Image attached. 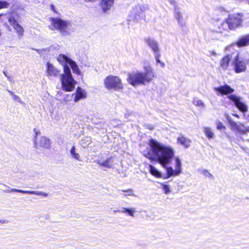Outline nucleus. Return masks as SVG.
<instances>
[{
	"label": "nucleus",
	"instance_id": "nucleus-1",
	"mask_svg": "<svg viewBox=\"0 0 249 249\" xmlns=\"http://www.w3.org/2000/svg\"><path fill=\"white\" fill-rule=\"evenodd\" d=\"M149 150L144 156L153 161H156L165 167L171 161L174 155L173 149L151 139L149 142Z\"/></svg>",
	"mask_w": 249,
	"mask_h": 249
},
{
	"label": "nucleus",
	"instance_id": "nucleus-5",
	"mask_svg": "<svg viewBox=\"0 0 249 249\" xmlns=\"http://www.w3.org/2000/svg\"><path fill=\"white\" fill-rule=\"evenodd\" d=\"M52 30L57 29L63 36L70 34L71 31V24L68 21L63 20L60 18H53L50 26Z\"/></svg>",
	"mask_w": 249,
	"mask_h": 249
},
{
	"label": "nucleus",
	"instance_id": "nucleus-2",
	"mask_svg": "<svg viewBox=\"0 0 249 249\" xmlns=\"http://www.w3.org/2000/svg\"><path fill=\"white\" fill-rule=\"evenodd\" d=\"M57 60L63 65L64 73L60 74L62 89L66 91H71L74 89L77 82L73 78L71 71L67 64H69L73 73L80 74L81 71L76 62L65 55L60 54Z\"/></svg>",
	"mask_w": 249,
	"mask_h": 249
},
{
	"label": "nucleus",
	"instance_id": "nucleus-31",
	"mask_svg": "<svg viewBox=\"0 0 249 249\" xmlns=\"http://www.w3.org/2000/svg\"><path fill=\"white\" fill-rule=\"evenodd\" d=\"M121 191L125 193V194H123V196H134L133 190L132 189H129L127 190H122Z\"/></svg>",
	"mask_w": 249,
	"mask_h": 249
},
{
	"label": "nucleus",
	"instance_id": "nucleus-6",
	"mask_svg": "<svg viewBox=\"0 0 249 249\" xmlns=\"http://www.w3.org/2000/svg\"><path fill=\"white\" fill-rule=\"evenodd\" d=\"M104 85L108 89H113L115 90H119L123 88V85L120 78L113 75L107 76L105 79Z\"/></svg>",
	"mask_w": 249,
	"mask_h": 249
},
{
	"label": "nucleus",
	"instance_id": "nucleus-26",
	"mask_svg": "<svg viewBox=\"0 0 249 249\" xmlns=\"http://www.w3.org/2000/svg\"><path fill=\"white\" fill-rule=\"evenodd\" d=\"M149 166L150 173L153 176H154L157 178L161 177V174L160 173V172H159L154 166L151 165H149Z\"/></svg>",
	"mask_w": 249,
	"mask_h": 249
},
{
	"label": "nucleus",
	"instance_id": "nucleus-8",
	"mask_svg": "<svg viewBox=\"0 0 249 249\" xmlns=\"http://www.w3.org/2000/svg\"><path fill=\"white\" fill-rule=\"evenodd\" d=\"M145 7L142 5H137L132 8L129 15V20L137 22L144 16Z\"/></svg>",
	"mask_w": 249,
	"mask_h": 249
},
{
	"label": "nucleus",
	"instance_id": "nucleus-15",
	"mask_svg": "<svg viewBox=\"0 0 249 249\" xmlns=\"http://www.w3.org/2000/svg\"><path fill=\"white\" fill-rule=\"evenodd\" d=\"M47 73L49 76L56 77L59 74V71L50 62L47 63Z\"/></svg>",
	"mask_w": 249,
	"mask_h": 249
},
{
	"label": "nucleus",
	"instance_id": "nucleus-16",
	"mask_svg": "<svg viewBox=\"0 0 249 249\" xmlns=\"http://www.w3.org/2000/svg\"><path fill=\"white\" fill-rule=\"evenodd\" d=\"M114 0H101L100 6L102 11L106 12L109 10L113 5Z\"/></svg>",
	"mask_w": 249,
	"mask_h": 249
},
{
	"label": "nucleus",
	"instance_id": "nucleus-20",
	"mask_svg": "<svg viewBox=\"0 0 249 249\" xmlns=\"http://www.w3.org/2000/svg\"><path fill=\"white\" fill-rule=\"evenodd\" d=\"M231 56L230 55H227L223 57L220 61V66L224 70L227 69L229 63L231 60Z\"/></svg>",
	"mask_w": 249,
	"mask_h": 249
},
{
	"label": "nucleus",
	"instance_id": "nucleus-28",
	"mask_svg": "<svg viewBox=\"0 0 249 249\" xmlns=\"http://www.w3.org/2000/svg\"><path fill=\"white\" fill-rule=\"evenodd\" d=\"M203 132L206 136L209 139H213L214 138V135L212 129L209 127H204Z\"/></svg>",
	"mask_w": 249,
	"mask_h": 249
},
{
	"label": "nucleus",
	"instance_id": "nucleus-44",
	"mask_svg": "<svg viewBox=\"0 0 249 249\" xmlns=\"http://www.w3.org/2000/svg\"><path fill=\"white\" fill-rule=\"evenodd\" d=\"M160 64L161 67L163 68L165 66V64L164 63L160 62Z\"/></svg>",
	"mask_w": 249,
	"mask_h": 249
},
{
	"label": "nucleus",
	"instance_id": "nucleus-39",
	"mask_svg": "<svg viewBox=\"0 0 249 249\" xmlns=\"http://www.w3.org/2000/svg\"><path fill=\"white\" fill-rule=\"evenodd\" d=\"M8 223V221L6 219H1L0 220V224H7Z\"/></svg>",
	"mask_w": 249,
	"mask_h": 249
},
{
	"label": "nucleus",
	"instance_id": "nucleus-38",
	"mask_svg": "<svg viewBox=\"0 0 249 249\" xmlns=\"http://www.w3.org/2000/svg\"><path fill=\"white\" fill-rule=\"evenodd\" d=\"M155 58H156V62L157 63H160V53H155Z\"/></svg>",
	"mask_w": 249,
	"mask_h": 249
},
{
	"label": "nucleus",
	"instance_id": "nucleus-42",
	"mask_svg": "<svg viewBox=\"0 0 249 249\" xmlns=\"http://www.w3.org/2000/svg\"><path fill=\"white\" fill-rule=\"evenodd\" d=\"M7 91H8V92H9L11 94V95H12L13 96H14V95H15V94H14V93L13 92H12V91H10V90H8V89H7Z\"/></svg>",
	"mask_w": 249,
	"mask_h": 249
},
{
	"label": "nucleus",
	"instance_id": "nucleus-21",
	"mask_svg": "<svg viewBox=\"0 0 249 249\" xmlns=\"http://www.w3.org/2000/svg\"><path fill=\"white\" fill-rule=\"evenodd\" d=\"M238 47H244L249 44V35L245 36L239 39L236 42Z\"/></svg>",
	"mask_w": 249,
	"mask_h": 249
},
{
	"label": "nucleus",
	"instance_id": "nucleus-25",
	"mask_svg": "<svg viewBox=\"0 0 249 249\" xmlns=\"http://www.w3.org/2000/svg\"><path fill=\"white\" fill-rule=\"evenodd\" d=\"M167 176L164 177V179H167L173 176H178L179 174L176 173V170H174L172 167H168L166 168Z\"/></svg>",
	"mask_w": 249,
	"mask_h": 249
},
{
	"label": "nucleus",
	"instance_id": "nucleus-17",
	"mask_svg": "<svg viewBox=\"0 0 249 249\" xmlns=\"http://www.w3.org/2000/svg\"><path fill=\"white\" fill-rule=\"evenodd\" d=\"M191 142L190 140L184 137L182 134H180L177 139V143L181 144L185 148L190 146Z\"/></svg>",
	"mask_w": 249,
	"mask_h": 249
},
{
	"label": "nucleus",
	"instance_id": "nucleus-36",
	"mask_svg": "<svg viewBox=\"0 0 249 249\" xmlns=\"http://www.w3.org/2000/svg\"><path fill=\"white\" fill-rule=\"evenodd\" d=\"M216 128L218 130L225 129L226 127L221 122H218L216 125Z\"/></svg>",
	"mask_w": 249,
	"mask_h": 249
},
{
	"label": "nucleus",
	"instance_id": "nucleus-3",
	"mask_svg": "<svg viewBox=\"0 0 249 249\" xmlns=\"http://www.w3.org/2000/svg\"><path fill=\"white\" fill-rule=\"evenodd\" d=\"M156 77L154 69L149 65L144 66L143 71H136L128 74L127 82L134 87L145 85Z\"/></svg>",
	"mask_w": 249,
	"mask_h": 249
},
{
	"label": "nucleus",
	"instance_id": "nucleus-46",
	"mask_svg": "<svg viewBox=\"0 0 249 249\" xmlns=\"http://www.w3.org/2000/svg\"><path fill=\"white\" fill-rule=\"evenodd\" d=\"M2 15H3V14H0V17H1Z\"/></svg>",
	"mask_w": 249,
	"mask_h": 249
},
{
	"label": "nucleus",
	"instance_id": "nucleus-12",
	"mask_svg": "<svg viewBox=\"0 0 249 249\" xmlns=\"http://www.w3.org/2000/svg\"><path fill=\"white\" fill-rule=\"evenodd\" d=\"M144 41L154 53L160 52L158 43L155 39L150 37H147L144 38Z\"/></svg>",
	"mask_w": 249,
	"mask_h": 249
},
{
	"label": "nucleus",
	"instance_id": "nucleus-14",
	"mask_svg": "<svg viewBox=\"0 0 249 249\" xmlns=\"http://www.w3.org/2000/svg\"><path fill=\"white\" fill-rule=\"evenodd\" d=\"M215 91L219 92L222 95L228 94L233 92L234 89L227 84L221 86L219 87L215 88Z\"/></svg>",
	"mask_w": 249,
	"mask_h": 249
},
{
	"label": "nucleus",
	"instance_id": "nucleus-27",
	"mask_svg": "<svg viewBox=\"0 0 249 249\" xmlns=\"http://www.w3.org/2000/svg\"><path fill=\"white\" fill-rule=\"evenodd\" d=\"M111 160V158L109 157V158H107L106 160H105L104 161H103L102 162L98 160L96 161V163L101 166L110 168L112 167V165L110 163Z\"/></svg>",
	"mask_w": 249,
	"mask_h": 249
},
{
	"label": "nucleus",
	"instance_id": "nucleus-7",
	"mask_svg": "<svg viewBox=\"0 0 249 249\" xmlns=\"http://www.w3.org/2000/svg\"><path fill=\"white\" fill-rule=\"evenodd\" d=\"M248 60L244 59L243 57L239 56V55L237 54L234 58L232 63L235 72L240 73L245 72L247 70L246 65L248 63Z\"/></svg>",
	"mask_w": 249,
	"mask_h": 249
},
{
	"label": "nucleus",
	"instance_id": "nucleus-33",
	"mask_svg": "<svg viewBox=\"0 0 249 249\" xmlns=\"http://www.w3.org/2000/svg\"><path fill=\"white\" fill-rule=\"evenodd\" d=\"M160 184L162 187V189L165 194H168L170 192V190L169 185L164 184L163 183H161Z\"/></svg>",
	"mask_w": 249,
	"mask_h": 249
},
{
	"label": "nucleus",
	"instance_id": "nucleus-19",
	"mask_svg": "<svg viewBox=\"0 0 249 249\" xmlns=\"http://www.w3.org/2000/svg\"><path fill=\"white\" fill-rule=\"evenodd\" d=\"M86 97V92L84 89L80 87H78L76 89L75 98L74 101L75 102H77L82 99Z\"/></svg>",
	"mask_w": 249,
	"mask_h": 249
},
{
	"label": "nucleus",
	"instance_id": "nucleus-10",
	"mask_svg": "<svg viewBox=\"0 0 249 249\" xmlns=\"http://www.w3.org/2000/svg\"><path fill=\"white\" fill-rule=\"evenodd\" d=\"M16 18L17 15L14 14H11L8 17V22L16 30L18 37H20L23 35L24 29L23 27L17 22Z\"/></svg>",
	"mask_w": 249,
	"mask_h": 249
},
{
	"label": "nucleus",
	"instance_id": "nucleus-9",
	"mask_svg": "<svg viewBox=\"0 0 249 249\" xmlns=\"http://www.w3.org/2000/svg\"><path fill=\"white\" fill-rule=\"evenodd\" d=\"M34 131L36 134L35 138L36 139L35 142V147L36 148H49L51 144L50 140L45 136H41L39 138L37 139V135L39 133V131L36 129H34Z\"/></svg>",
	"mask_w": 249,
	"mask_h": 249
},
{
	"label": "nucleus",
	"instance_id": "nucleus-23",
	"mask_svg": "<svg viewBox=\"0 0 249 249\" xmlns=\"http://www.w3.org/2000/svg\"><path fill=\"white\" fill-rule=\"evenodd\" d=\"M117 212L124 213H127L129 216L134 217L136 210L134 208H126L123 207L120 210L117 211Z\"/></svg>",
	"mask_w": 249,
	"mask_h": 249
},
{
	"label": "nucleus",
	"instance_id": "nucleus-30",
	"mask_svg": "<svg viewBox=\"0 0 249 249\" xmlns=\"http://www.w3.org/2000/svg\"><path fill=\"white\" fill-rule=\"evenodd\" d=\"M225 117H226L229 124L231 126L232 128H233L235 126V125H236L237 123L233 121L231 117L228 114H225Z\"/></svg>",
	"mask_w": 249,
	"mask_h": 249
},
{
	"label": "nucleus",
	"instance_id": "nucleus-43",
	"mask_svg": "<svg viewBox=\"0 0 249 249\" xmlns=\"http://www.w3.org/2000/svg\"><path fill=\"white\" fill-rule=\"evenodd\" d=\"M232 115L237 118H239V116L237 114H232Z\"/></svg>",
	"mask_w": 249,
	"mask_h": 249
},
{
	"label": "nucleus",
	"instance_id": "nucleus-40",
	"mask_svg": "<svg viewBox=\"0 0 249 249\" xmlns=\"http://www.w3.org/2000/svg\"><path fill=\"white\" fill-rule=\"evenodd\" d=\"M243 117L249 121V115H246L245 113H244Z\"/></svg>",
	"mask_w": 249,
	"mask_h": 249
},
{
	"label": "nucleus",
	"instance_id": "nucleus-34",
	"mask_svg": "<svg viewBox=\"0 0 249 249\" xmlns=\"http://www.w3.org/2000/svg\"><path fill=\"white\" fill-rule=\"evenodd\" d=\"M10 3L7 1L0 0V9L2 8H8Z\"/></svg>",
	"mask_w": 249,
	"mask_h": 249
},
{
	"label": "nucleus",
	"instance_id": "nucleus-24",
	"mask_svg": "<svg viewBox=\"0 0 249 249\" xmlns=\"http://www.w3.org/2000/svg\"><path fill=\"white\" fill-rule=\"evenodd\" d=\"M70 153L72 158L78 161H81V157L79 154L76 152V148L74 146L71 147Z\"/></svg>",
	"mask_w": 249,
	"mask_h": 249
},
{
	"label": "nucleus",
	"instance_id": "nucleus-29",
	"mask_svg": "<svg viewBox=\"0 0 249 249\" xmlns=\"http://www.w3.org/2000/svg\"><path fill=\"white\" fill-rule=\"evenodd\" d=\"M176 173L177 174H179L181 172V162L178 158H176Z\"/></svg>",
	"mask_w": 249,
	"mask_h": 249
},
{
	"label": "nucleus",
	"instance_id": "nucleus-45",
	"mask_svg": "<svg viewBox=\"0 0 249 249\" xmlns=\"http://www.w3.org/2000/svg\"><path fill=\"white\" fill-rule=\"evenodd\" d=\"M169 1H170V2L171 4H175V2L174 0H170Z\"/></svg>",
	"mask_w": 249,
	"mask_h": 249
},
{
	"label": "nucleus",
	"instance_id": "nucleus-22",
	"mask_svg": "<svg viewBox=\"0 0 249 249\" xmlns=\"http://www.w3.org/2000/svg\"><path fill=\"white\" fill-rule=\"evenodd\" d=\"M232 129L237 130L238 131V134L243 137L246 135L248 132H249V126H248L244 129H242L237 124Z\"/></svg>",
	"mask_w": 249,
	"mask_h": 249
},
{
	"label": "nucleus",
	"instance_id": "nucleus-4",
	"mask_svg": "<svg viewBox=\"0 0 249 249\" xmlns=\"http://www.w3.org/2000/svg\"><path fill=\"white\" fill-rule=\"evenodd\" d=\"M242 15L239 13L229 15L226 20L220 24L218 27V30L213 32L212 37L216 39H220L224 31H226L228 29H235L242 23Z\"/></svg>",
	"mask_w": 249,
	"mask_h": 249
},
{
	"label": "nucleus",
	"instance_id": "nucleus-41",
	"mask_svg": "<svg viewBox=\"0 0 249 249\" xmlns=\"http://www.w3.org/2000/svg\"><path fill=\"white\" fill-rule=\"evenodd\" d=\"M3 73L5 75V76L8 78L9 81H11V79L10 76H9L5 71H3Z\"/></svg>",
	"mask_w": 249,
	"mask_h": 249
},
{
	"label": "nucleus",
	"instance_id": "nucleus-37",
	"mask_svg": "<svg viewBox=\"0 0 249 249\" xmlns=\"http://www.w3.org/2000/svg\"><path fill=\"white\" fill-rule=\"evenodd\" d=\"M202 174L206 177H209L211 178H213V176L206 169H204L202 171Z\"/></svg>",
	"mask_w": 249,
	"mask_h": 249
},
{
	"label": "nucleus",
	"instance_id": "nucleus-32",
	"mask_svg": "<svg viewBox=\"0 0 249 249\" xmlns=\"http://www.w3.org/2000/svg\"><path fill=\"white\" fill-rule=\"evenodd\" d=\"M193 104L196 106L201 107H205V105L201 100H194Z\"/></svg>",
	"mask_w": 249,
	"mask_h": 249
},
{
	"label": "nucleus",
	"instance_id": "nucleus-35",
	"mask_svg": "<svg viewBox=\"0 0 249 249\" xmlns=\"http://www.w3.org/2000/svg\"><path fill=\"white\" fill-rule=\"evenodd\" d=\"M13 98L14 100L17 101L19 103H20L22 105H25V103L22 101V100L20 99L19 97L16 95V94L14 95V96H13Z\"/></svg>",
	"mask_w": 249,
	"mask_h": 249
},
{
	"label": "nucleus",
	"instance_id": "nucleus-18",
	"mask_svg": "<svg viewBox=\"0 0 249 249\" xmlns=\"http://www.w3.org/2000/svg\"><path fill=\"white\" fill-rule=\"evenodd\" d=\"M174 16L180 26L182 27L185 25V21L183 19L182 14L178 8L176 7L175 9Z\"/></svg>",
	"mask_w": 249,
	"mask_h": 249
},
{
	"label": "nucleus",
	"instance_id": "nucleus-11",
	"mask_svg": "<svg viewBox=\"0 0 249 249\" xmlns=\"http://www.w3.org/2000/svg\"><path fill=\"white\" fill-rule=\"evenodd\" d=\"M229 99L232 101L236 107L243 113H245L248 110V106L240 100V98L234 94H232L228 96Z\"/></svg>",
	"mask_w": 249,
	"mask_h": 249
},
{
	"label": "nucleus",
	"instance_id": "nucleus-13",
	"mask_svg": "<svg viewBox=\"0 0 249 249\" xmlns=\"http://www.w3.org/2000/svg\"><path fill=\"white\" fill-rule=\"evenodd\" d=\"M6 192H14L17 193H20L24 194H30V195H35L36 196H43L46 197L47 196L48 194L43 192H38L35 191H24L22 190L17 189H13L12 188L11 191H5Z\"/></svg>",
	"mask_w": 249,
	"mask_h": 249
}]
</instances>
